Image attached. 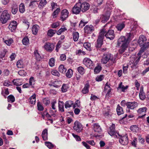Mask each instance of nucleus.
<instances>
[{"label":"nucleus","mask_w":149,"mask_h":149,"mask_svg":"<svg viewBox=\"0 0 149 149\" xmlns=\"http://www.w3.org/2000/svg\"><path fill=\"white\" fill-rule=\"evenodd\" d=\"M109 61H111L112 63L116 62L115 58L113 57L112 54L109 53H104L101 60V63L105 64Z\"/></svg>","instance_id":"f257e3e1"},{"label":"nucleus","mask_w":149,"mask_h":149,"mask_svg":"<svg viewBox=\"0 0 149 149\" xmlns=\"http://www.w3.org/2000/svg\"><path fill=\"white\" fill-rule=\"evenodd\" d=\"M10 15L8 13L7 10H4L1 13L0 20L2 24H5L7 21L10 19Z\"/></svg>","instance_id":"f03ea898"},{"label":"nucleus","mask_w":149,"mask_h":149,"mask_svg":"<svg viewBox=\"0 0 149 149\" xmlns=\"http://www.w3.org/2000/svg\"><path fill=\"white\" fill-rule=\"evenodd\" d=\"M105 32L104 30H101L99 33L98 39L97 40V43L95 45L97 48H100L102 45Z\"/></svg>","instance_id":"7ed1b4c3"},{"label":"nucleus","mask_w":149,"mask_h":149,"mask_svg":"<svg viewBox=\"0 0 149 149\" xmlns=\"http://www.w3.org/2000/svg\"><path fill=\"white\" fill-rule=\"evenodd\" d=\"M102 30H104L105 32L104 33V36L107 38L109 39L110 40H113L115 37V35L114 31L112 29H109L107 31L106 29H103Z\"/></svg>","instance_id":"20e7f679"},{"label":"nucleus","mask_w":149,"mask_h":149,"mask_svg":"<svg viewBox=\"0 0 149 149\" xmlns=\"http://www.w3.org/2000/svg\"><path fill=\"white\" fill-rule=\"evenodd\" d=\"M129 43V42H128L125 37L121 36L118 40L117 45L118 46H128Z\"/></svg>","instance_id":"39448f33"},{"label":"nucleus","mask_w":149,"mask_h":149,"mask_svg":"<svg viewBox=\"0 0 149 149\" xmlns=\"http://www.w3.org/2000/svg\"><path fill=\"white\" fill-rule=\"evenodd\" d=\"M115 127V125L113 124L110 127L108 131V133L111 136H114L115 138L116 137L118 138V136H119V134L118 133H117L116 131Z\"/></svg>","instance_id":"423d86ee"},{"label":"nucleus","mask_w":149,"mask_h":149,"mask_svg":"<svg viewBox=\"0 0 149 149\" xmlns=\"http://www.w3.org/2000/svg\"><path fill=\"white\" fill-rule=\"evenodd\" d=\"M83 63L88 68L90 69L93 68L94 64L93 62L89 58H85L83 61Z\"/></svg>","instance_id":"0eeeda50"},{"label":"nucleus","mask_w":149,"mask_h":149,"mask_svg":"<svg viewBox=\"0 0 149 149\" xmlns=\"http://www.w3.org/2000/svg\"><path fill=\"white\" fill-rule=\"evenodd\" d=\"M80 3V6L81 7V11L83 13H84L87 11L89 8V4L86 2H83L81 3V2H79Z\"/></svg>","instance_id":"6e6552de"},{"label":"nucleus","mask_w":149,"mask_h":149,"mask_svg":"<svg viewBox=\"0 0 149 149\" xmlns=\"http://www.w3.org/2000/svg\"><path fill=\"white\" fill-rule=\"evenodd\" d=\"M140 57H139L137 58L135 57L131 58L129 64L131 65L130 66L132 68V69L136 68V66L140 60Z\"/></svg>","instance_id":"1a4fd4ad"},{"label":"nucleus","mask_w":149,"mask_h":149,"mask_svg":"<svg viewBox=\"0 0 149 149\" xmlns=\"http://www.w3.org/2000/svg\"><path fill=\"white\" fill-rule=\"evenodd\" d=\"M81 11L80 3L79 2L76 3L72 8V11L74 14L77 15L79 14Z\"/></svg>","instance_id":"9d476101"},{"label":"nucleus","mask_w":149,"mask_h":149,"mask_svg":"<svg viewBox=\"0 0 149 149\" xmlns=\"http://www.w3.org/2000/svg\"><path fill=\"white\" fill-rule=\"evenodd\" d=\"M73 129L78 132H81L83 130L81 124L78 121H76L74 123Z\"/></svg>","instance_id":"9b49d317"},{"label":"nucleus","mask_w":149,"mask_h":149,"mask_svg":"<svg viewBox=\"0 0 149 149\" xmlns=\"http://www.w3.org/2000/svg\"><path fill=\"white\" fill-rule=\"evenodd\" d=\"M138 103L136 102H128L126 103V105L128 109H134L137 107Z\"/></svg>","instance_id":"f8f14e48"},{"label":"nucleus","mask_w":149,"mask_h":149,"mask_svg":"<svg viewBox=\"0 0 149 149\" xmlns=\"http://www.w3.org/2000/svg\"><path fill=\"white\" fill-rule=\"evenodd\" d=\"M69 12L68 10L64 9L61 12L60 18L62 21L65 20L68 17Z\"/></svg>","instance_id":"ddd939ff"},{"label":"nucleus","mask_w":149,"mask_h":149,"mask_svg":"<svg viewBox=\"0 0 149 149\" xmlns=\"http://www.w3.org/2000/svg\"><path fill=\"white\" fill-rule=\"evenodd\" d=\"M118 138L120 137L119 139V142L122 145H125L127 144L128 143V138L126 136H122L119 135L118 136Z\"/></svg>","instance_id":"4468645a"},{"label":"nucleus","mask_w":149,"mask_h":149,"mask_svg":"<svg viewBox=\"0 0 149 149\" xmlns=\"http://www.w3.org/2000/svg\"><path fill=\"white\" fill-rule=\"evenodd\" d=\"M147 109L146 107H143L137 110L138 114L140 118H143L146 115V112Z\"/></svg>","instance_id":"2eb2a0df"},{"label":"nucleus","mask_w":149,"mask_h":149,"mask_svg":"<svg viewBox=\"0 0 149 149\" xmlns=\"http://www.w3.org/2000/svg\"><path fill=\"white\" fill-rule=\"evenodd\" d=\"M17 25V22L13 21L10 23L8 28L11 32H14L16 29Z\"/></svg>","instance_id":"dca6fc26"},{"label":"nucleus","mask_w":149,"mask_h":149,"mask_svg":"<svg viewBox=\"0 0 149 149\" xmlns=\"http://www.w3.org/2000/svg\"><path fill=\"white\" fill-rule=\"evenodd\" d=\"M142 47L138 54V55H141L142 53L146 49L149 47V42H147L144 43L143 45H141Z\"/></svg>","instance_id":"f3484780"},{"label":"nucleus","mask_w":149,"mask_h":149,"mask_svg":"<svg viewBox=\"0 0 149 149\" xmlns=\"http://www.w3.org/2000/svg\"><path fill=\"white\" fill-rule=\"evenodd\" d=\"M85 33L87 34H91L94 30L93 26L91 25H86L84 28Z\"/></svg>","instance_id":"a211bd4d"},{"label":"nucleus","mask_w":149,"mask_h":149,"mask_svg":"<svg viewBox=\"0 0 149 149\" xmlns=\"http://www.w3.org/2000/svg\"><path fill=\"white\" fill-rule=\"evenodd\" d=\"M110 15V13L109 12H108L106 14L101 15L100 19L101 20V22L104 23H105L107 22L109 19Z\"/></svg>","instance_id":"6ab92c4d"},{"label":"nucleus","mask_w":149,"mask_h":149,"mask_svg":"<svg viewBox=\"0 0 149 149\" xmlns=\"http://www.w3.org/2000/svg\"><path fill=\"white\" fill-rule=\"evenodd\" d=\"M45 49L48 51L49 52H51L52 51L54 47L53 44L50 43L48 42L46 43L44 46Z\"/></svg>","instance_id":"aec40b11"},{"label":"nucleus","mask_w":149,"mask_h":149,"mask_svg":"<svg viewBox=\"0 0 149 149\" xmlns=\"http://www.w3.org/2000/svg\"><path fill=\"white\" fill-rule=\"evenodd\" d=\"M93 129L95 132L100 133L102 131V129L98 123H94L93 124Z\"/></svg>","instance_id":"412c9836"},{"label":"nucleus","mask_w":149,"mask_h":149,"mask_svg":"<svg viewBox=\"0 0 149 149\" xmlns=\"http://www.w3.org/2000/svg\"><path fill=\"white\" fill-rule=\"evenodd\" d=\"M147 39L146 37L143 35L140 36L139 37V39L138 40V43L141 46V45L145 42L146 41Z\"/></svg>","instance_id":"4be33fe9"},{"label":"nucleus","mask_w":149,"mask_h":149,"mask_svg":"<svg viewBox=\"0 0 149 149\" xmlns=\"http://www.w3.org/2000/svg\"><path fill=\"white\" fill-rule=\"evenodd\" d=\"M34 56L36 60L38 61H40L42 59L38 50L36 49L34 51Z\"/></svg>","instance_id":"5701e85b"},{"label":"nucleus","mask_w":149,"mask_h":149,"mask_svg":"<svg viewBox=\"0 0 149 149\" xmlns=\"http://www.w3.org/2000/svg\"><path fill=\"white\" fill-rule=\"evenodd\" d=\"M18 10V7L16 4H13L12 5L11 12L13 14L15 15L16 14Z\"/></svg>","instance_id":"b1692460"},{"label":"nucleus","mask_w":149,"mask_h":149,"mask_svg":"<svg viewBox=\"0 0 149 149\" xmlns=\"http://www.w3.org/2000/svg\"><path fill=\"white\" fill-rule=\"evenodd\" d=\"M90 85L88 83H86L84 88L82 90V93L84 94L87 93L88 92V88H89Z\"/></svg>","instance_id":"393cba45"},{"label":"nucleus","mask_w":149,"mask_h":149,"mask_svg":"<svg viewBox=\"0 0 149 149\" xmlns=\"http://www.w3.org/2000/svg\"><path fill=\"white\" fill-rule=\"evenodd\" d=\"M39 29V27L37 25H33L32 27V29L33 33L35 35H36L38 33Z\"/></svg>","instance_id":"a878e982"},{"label":"nucleus","mask_w":149,"mask_h":149,"mask_svg":"<svg viewBox=\"0 0 149 149\" xmlns=\"http://www.w3.org/2000/svg\"><path fill=\"white\" fill-rule=\"evenodd\" d=\"M116 111L117 114L120 115L124 113L123 108L121 107L119 104L118 105L116 109Z\"/></svg>","instance_id":"bb28decb"},{"label":"nucleus","mask_w":149,"mask_h":149,"mask_svg":"<svg viewBox=\"0 0 149 149\" xmlns=\"http://www.w3.org/2000/svg\"><path fill=\"white\" fill-rule=\"evenodd\" d=\"M36 96L35 94L33 95L29 99L30 103L31 104H34L36 103Z\"/></svg>","instance_id":"cd10ccee"},{"label":"nucleus","mask_w":149,"mask_h":149,"mask_svg":"<svg viewBox=\"0 0 149 149\" xmlns=\"http://www.w3.org/2000/svg\"><path fill=\"white\" fill-rule=\"evenodd\" d=\"M73 104V102L71 100L67 101L65 103V106L66 109L70 108Z\"/></svg>","instance_id":"c85d7f7f"},{"label":"nucleus","mask_w":149,"mask_h":149,"mask_svg":"<svg viewBox=\"0 0 149 149\" xmlns=\"http://www.w3.org/2000/svg\"><path fill=\"white\" fill-rule=\"evenodd\" d=\"M47 129H45L42 132V136L43 139L44 140H46L47 139Z\"/></svg>","instance_id":"c756f323"},{"label":"nucleus","mask_w":149,"mask_h":149,"mask_svg":"<svg viewBox=\"0 0 149 149\" xmlns=\"http://www.w3.org/2000/svg\"><path fill=\"white\" fill-rule=\"evenodd\" d=\"M125 25L124 22L118 24L116 26V28L118 31H121L125 27Z\"/></svg>","instance_id":"7c9ffc66"},{"label":"nucleus","mask_w":149,"mask_h":149,"mask_svg":"<svg viewBox=\"0 0 149 149\" xmlns=\"http://www.w3.org/2000/svg\"><path fill=\"white\" fill-rule=\"evenodd\" d=\"M66 69L63 65H61L59 67L58 70L60 72L62 73H65L66 72Z\"/></svg>","instance_id":"2f4dec72"},{"label":"nucleus","mask_w":149,"mask_h":149,"mask_svg":"<svg viewBox=\"0 0 149 149\" xmlns=\"http://www.w3.org/2000/svg\"><path fill=\"white\" fill-rule=\"evenodd\" d=\"M56 32V31L52 29H49L48 31L47 35L48 36L52 37Z\"/></svg>","instance_id":"473e14b6"},{"label":"nucleus","mask_w":149,"mask_h":149,"mask_svg":"<svg viewBox=\"0 0 149 149\" xmlns=\"http://www.w3.org/2000/svg\"><path fill=\"white\" fill-rule=\"evenodd\" d=\"M73 39L74 41L78 40L79 38V33L77 32H73L72 33Z\"/></svg>","instance_id":"72a5a7b5"},{"label":"nucleus","mask_w":149,"mask_h":149,"mask_svg":"<svg viewBox=\"0 0 149 149\" xmlns=\"http://www.w3.org/2000/svg\"><path fill=\"white\" fill-rule=\"evenodd\" d=\"M120 46V47L119 50V52L120 54H122L126 50L128 47V46Z\"/></svg>","instance_id":"f704fd0d"},{"label":"nucleus","mask_w":149,"mask_h":149,"mask_svg":"<svg viewBox=\"0 0 149 149\" xmlns=\"http://www.w3.org/2000/svg\"><path fill=\"white\" fill-rule=\"evenodd\" d=\"M58 107L59 111H60L61 112H63L64 111L63 102H59Z\"/></svg>","instance_id":"c9c22d12"},{"label":"nucleus","mask_w":149,"mask_h":149,"mask_svg":"<svg viewBox=\"0 0 149 149\" xmlns=\"http://www.w3.org/2000/svg\"><path fill=\"white\" fill-rule=\"evenodd\" d=\"M8 101V102L13 103L15 101V99L14 96L12 95H10L7 97Z\"/></svg>","instance_id":"e433bc0d"},{"label":"nucleus","mask_w":149,"mask_h":149,"mask_svg":"<svg viewBox=\"0 0 149 149\" xmlns=\"http://www.w3.org/2000/svg\"><path fill=\"white\" fill-rule=\"evenodd\" d=\"M102 69L101 66L99 65H98L96 66L94 69V72L95 74H98L99 73Z\"/></svg>","instance_id":"4c0bfd02"},{"label":"nucleus","mask_w":149,"mask_h":149,"mask_svg":"<svg viewBox=\"0 0 149 149\" xmlns=\"http://www.w3.org/2000/svg\"><path fill=\"white\" fill-rule=\"evenodd\" d=\"M16 65L18 68H23L24 66L22 61L21 60L18 61Z\"/></svg>","instance_id":"58836bf2"},{"label":"nucleus","mask_w":149,"mask_h":149,"mask_svg":"<svg viewBox=\"0 0 149 149\" xmlns=\"http://www.w3.org/2000/svg\"><path fill=\"white\" fill-rule=\"evenodd\" d=\"M19 12L21 13H23L25 10V6L23 3H21L19 6Z\"/></svg>","instance_id":"ea45409f"},{"label":"nucleus","mask_w":149,"mask_h":149,"mask_svg":"<svg viewBox=\"0 0 149 149\" xmlns=\"http://www.w3.org/2000/svg\"><path fill=\"white\" fill-rule=\"evenodd\" d=\"M77 71L81 75H83L85 73V70L82 66H79L77 68Z\"/></svg>","instance_id":"a19ab883"},{"label":"nucleus","mask_w":149,"mask_h":149,"mask_svg":"<svg viewBox=\"0 0 149 149\" xmlns=\"http://www.w3.org/2000/svg\"><path fill=\"white\" fill-rule=\"evenodd\" d=\"M60 11V8H57L53 12V13L52 14V15L54 18L56 17V16L58 15Z\"/></svg>","instance_id":"79ce46f5"},{"label":"nucleus","mask_w":149,"mask_h":149,"mask_svg":"<svg viewBox=\"0 0 149 149\" xmlns=\"http://www.w3.org/2000/svg\"><path fill=\"white\" fill-rule=\"evenodd\" d=\"M22 43L23 45H27L29 43V40L27 37H25L22 40Z\"/></svg>","instance_id":"37998d69"},{"label":"nucleus","mask_w":149,"mask_h":149,"mask_svg":"<svg viewBox=\"0 0 149 149\" xmlns=\"http://www.w3.org/2000/svg\"><path fill=\"white\" fill-rule=\"evenodd\" d=\"M47 3L46 0H41L40 3L38 7L40 8H42V7L45 5Z\"/></svg>","instance_id":"c03bdc74"},{"label":"nucleus","mask_w":149,"mask_h":149,"mask_svg":"<svg viewBox=\"0 0 149 149\" xmlns=\"http://www.w3.org/2000/svg\"><path fill=\"white\" fill-rule=\"evenodd\" d=\"M72 74V70L70 69L68 70L67 72L66 73V76L69 78L71 77Z\"/></svg>","instance_id":"a18cd8bd"},{"label":"nucleus","mask_w":149,"mask_h":149,"mask_svg":"<svg viewBox=\"0 0 149 149\" xmlns=\"http://www.w3.org/2000/svg\"><path fill=\"white\" fill-rule=\"evenodd\" d=\"M84 46L87 50H91V44L89 43H84Z\"/></svg>","instance_id":"49530a36"},{"label":"nucleus","mask_w":149,"mask_h":149,"mask_svg":"<svg viewBox=\"0 0 149 149\" xmlns=\"http://www.w3.org/2000/svg\"><path fill=\"white\" fill-rule=\"evenodd\" d=\"M141 88L140 89V91L139 93V96L140 98L142 100H144L145 98V96L144 95L143 92L141 91Z\"/></svg>","instance_id":"de8ad7c7"},{"label":"nucleus","mask_w":149,"mask_h":149,"mask_svg":"<svg viewBox=\"0 0 149 149\" xmlns=\"http://www.w3.org/2000/svg\"><path fill=\"white\" fill-rule=\"evenodd\" d=\"M131 130L134 132H136L138 130V127L136 125L131 126L130 128Z\"/></svg>","instance_id":"09e8293b"},{"label":"nucleus","mask_w":149,"mask_h":149,"mask_svg":"<svg viewBox=\"0 0 149 149\" xmlns=\"http://www.w3.org/2000/svg\"><path fill=\"white\" fill-rule=\"evenodd\" d=\"M68 88V87L67 86V85L65 84H63L61 88V91L63 93L67 91Z\"/></svg>","instance_id":"8fccbe9b"},{"label":"nucleus","mask_w":149,"mask_h":149,"mask_svg":"<svg viewBox=\"0 0 149 149\" xmlns=\"http://www.w3.org/2000/svg\"><path fill=\"white\" fill-rule=\"evenodd\" d=\"M37 107L39 111H42L44 109V108L40 102H38Z\"/></svg>","instance_id":"3c124183"},{"label":"nucleus","mask_w":149,"mask_h":149,"mask_svg":"<svg viewBox=\"0 0 149 149\" xmlns=\"http://www.w3.org/2000/svg\"><path fill=\"white\" fill-rule=\"evenodd\" d=\"M104 78V77L103 75H100L96 77L95 78V80L97 81H100L103 79Z\"/></svg>","instance_id":"603ef678"},{"label":"nucleus","mask_w":149,"mask_h":149,"mask_svg":"<svg viewBox=\"0 0 149 149\" xmlns=\"http://www.w3.org/2000/svg\"><path fill=\"white\" fill-rule=\"evenodd\" d=\"M42 102L44 104L47 105L50 103L49 99L48 98H46L43 99Z\"/></svg>","instance_id":"864d4df0"},{"label":"nucleus","mask_w":149,"mask_h":149,"mask_svg":"<svg viewBox=\"0 0 149 149\" xmlns=\"http://www.w3.org/2000/svg\"><path fill=\"white\" fill-rule=\"evenodd\" d=\"M13 42V40L10 38L7 40H6L5 41V43L8 46H10L12 43Z\"/></svg>","instance_id":"5fc2aeb1"},{"label":"nucleus","mask_w":149,"mask_h":149,"mask_svg":"<svg viewBox=\"0 0 149 149\" xmlns=\"http://www.w3.org/2000/svg\"><path fill=\"white\" fill-rule=\"evenodd\" d=\"M67 29H66L65 27H64L63 28H61L57 31L56 32V33L57 34L60 35L62 33L65 31Z\"/></svg>","instance_id":"6e6d98bb"},{"label":"nucleus","mask_w":149,"mask_h":149,"mask_svg":"<svg viewBox=\"0 0 149 149\" xmlns=\"http://www.w3.org/2000/svg\"><path fill=\"white\" fill-rule=\"evenodd\" d=\"M45 144L46 146L50 149L52 148L54 146V145L51 143L49 142H45Z\"/></svg>","instance_id":"4d7b16f0"},{"label":"nucleus","mask_w":149,"mask_h":149,"mask_svg":"<svg viewBox=\"0 0 149 149\" xmlns=\"http://www.w3.org/2000/svg\"><path fill=\"white\" fill-rule=\"evenodd\" d=\"M55 60L53 58H51L49 62V64L50 66L52 67L54 65Z\"/></svg>","instance_id":"13d9d810"},{"label":"nucleus","mask_w":149,"mask_h":149,"mask_svg":"<svg viewBox=\"0 0 149 149\" xmlns=\"http://www.w3.org/2000/svg\"><path fill=\"white\" fill-rule=\"evenodd\" d=\"M51 73L53 75H54L55 76H59L60 75V74L56 70H53L51 71Z\"/></svg>","instance_id":"bf43d9fd"},{"label":"nucleus","mask_w":149,"mask_h":149,"mask_svg":"<svg viewBox=\"0 0 149 149\" xmlns=\"http://www.w3.org/2000/svg\"><path fill=\"white\" fill-rule=\"evenodd\" d=\"M18 74L22 76H25L26 75V72L24 70H19L18 72Z\"/></svg>","instance_id":"052dcab7"},{"label":"nucleus","mask_w":149,"mask_h":149,"mask_svg":"<svg viewBox=\"0 0 149 149\" xmlns=\"http://www.w3.org/2000/svg\"><path fill=\"white\" fill-rule=\"evenodd\" d=\"M110 84L108 82H107L105 85V86L104 87V91H106L107 90L110 88H111L110 86Z\"/></svg>","instance_id":"680f3d73"},{"label":"nucleus","mask_w":149,"mask_h":149,"mask_svg":"<svg viewBox=\"0 0 149 149\" xmlns=\"http://www.w3.org/2000/svg\"><path fill=\"white\" fill-rule=\"evenodd\" d=\"M132 35L130 33H127L126 35V38L128 42H129L131 39Z\"/></svg>","instance_id":"e2e57ef3"},{"label":"nucleus","mask_w":149,"mask_h":149,"mask_svg":"<svg viewBox=\"0 0 149 149\" xmlns=\"http://www.w3.org/2000/svg\"><path fill=\"white\" fill-rule=\"evenodd\" d=\"M62 42V41L61 40H59L58 42L57 43L56 46V49L57 50V51L58 52V49L60 47V46Z\"/></svg>","instance_id":"0e129e2a"},{"label":"nucleus","mask_w":149,"mask_h":149,"mask_svg":"<svg viewBox=\"0 0 149 149\" xmlns=\"http://www.w3.org/2000/svg\"><path fill=\"white\" fill-rule=\"evenodd\" d=\"M87 23V22H83L82 20H81L79 24V27L82 28Z\"/></svg>","instance_id":"69168bd1"},{"label":"nucleus","mask_w":149,"mask_h":149,"mask_svg":"<svg viewBox=\"0 0 149 149\" xmlns=\"http://www.w3.org/2000/svg\"><path fill=\"white\" fill-rule=\"evenodd\" d=\"M34 82V79L33 77H31L29 79V85L30 86H33V85H34V83H33V82Z\"/></svg>","instance_id":"338daca9"},{"label":"nucleus","mask_w":149,"mask_h":149,"mask_svg":"<svg viewBox=\"0 0 149 149\" xmlns=\"http://www.w3.org/2000/svg\"><path fill=\"white\" fill-rule=\"evenodd\" d=\"M137 141V139L136 137L134 138L133 141H132L131 143L133 146L136 147V142Z\"/></svg>","instance_id":"774afa93"}]
</instances>
